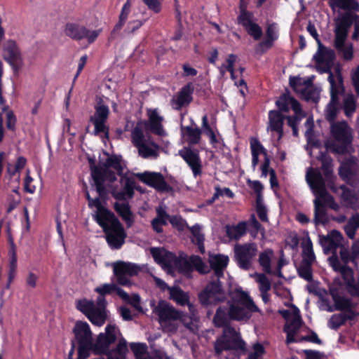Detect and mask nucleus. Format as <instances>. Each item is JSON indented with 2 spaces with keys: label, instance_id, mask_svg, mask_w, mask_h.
Here are the masks:
<instances>
[{
  "label": "nucleus",
  "instance_id": "nucleus-1",
  "mask_svg": "<svg viewBox=\"0 0 359 359\" xmlns=\"http://www.w3.org/2000/svg\"><path fill=\"white\" fill-rule=\"evenodd\" d=\"M229 308L219 306L215 314L213 321L217 327L226 326L229 320H247L251 318L252 313L259 312L256 306L247 292L241 287L236 288L231 295V301L229 302Z\"/></svg>",
  "mask_w": 359,
  "mask_h": 359
},
{
  "label": "nucleus",
  "instance_id": "nucleus-2",
  "mask_svg": "<svg viewBox=\"0 0 359 359\" xmlns=\"http://www.w3.org/2000/svg\"><path fill=\"white\" fill-rule=\"evenodd\" d=\"M306 180L315 196L313 222L316 226L325 224L329 222L326 207L337 210L339 206L327 192L325 180L320 171L309 168L306 174Z\"/></svg>",
  "mask_w": 359,
  "mask_h": 359
},
{
  "label": "nucleus",
  "instance_id": "nucleus-3",
  "mask_svg": "<svg viewBox=\"0 0 359 359\" xmlns=\"http://www.w3.org/2000/svg\"><path fill=\"white\" fill-rule=\"evenodd\" d=\"M110 168L115 170L118 175L123 176V168L121 156L116 155L108 156L105 161L100 162L99 167H95L91 170V175L99 196L107 194L106 182L114 183L116 180L115 172L111 171Z\"/></svg>",
  "mask_w": 359,
  "mask_h": 359
},
{
  "label": "nucleus",
  "instance_id": "nucleus-4",
  "mask_svg": "<svg viewBox=\"0 0 359 359\" xmlns=\"http://www.w3.org/2000/svg\"><path fill=\"white\" fill-rule=\"evenodd\" d=\"M354 18H358V15L349 13L344 14L337 19L334 28V47L346 60H351L353 56V45H346L345 42Z\"/></svg>",
  "mask_w": 359,
  "mask_h": 359
},
{
  "label": "nucleus",
  "instance_id": "nucleus-5",
  "mask_svg": "<svg viewBox=\"0 0 359 359\" xmlns=\"http://www.w3.org/2000/svg\"><path fill=\"white\" fill-rule=\"evenodd\" d=\"M327 80L330 84V100L325 109V118L332 125L335 123L334 120L339 112V96L344 93V88L341 74H338L335 79L333 74L330 72Z\"/></svg>",
  "mask_w": 359,
  "mask_h": 359
},
{
  "label": "nucleus",
  "instance_id": "nucleus-6",
  "mask_svg": "<svg viewBox=\"0 0 359 359\" xmlns=\"http://www.w3.org/2000/svg\"><path fill=\"white\" fill-rule=\"evenodd\" d=\"M105 233L106 241L112 250H118L125 243L126 233L119 220L114 215L98 224Z\"/></svg>",
  "mask_w": 359,
  "mask_h": 359
},
{
  "label": "nucleus",
  "instance_id": "nucleus-7",
  "mask_svg": "<svg viewBox=\"0 0 359 359\" xmlns=\"http://www.w3.org/2000/svg\"><path fill=\"white\" fill-rule=\"evenodd\" d=\"M224 327L222 336L215 343V351L219 355L223 351L236 350L241 353L246 351V344L234 327L227 326Z\"/></svg>",
  "mask_w": 359,
  "mask_h": 359
},
{
  "label": "nucleus",
  "instance_id": "nucleus-8",
  "mask_svg": "<svg viewBox=\"0 0 359 359\" xmlns=\"http://www.w3.org/2000/svg\"><path fill=\"white\" fill-rule=\"evenodd\" d=\"M154 313L158 317V322L164 332L174 333L178 327L177 320L182 314L165 301H160L154 309Z\"/></svg>",
  "mask_w": 359,
  "mask_h": 359
},
{
  "label": "nucleus",
  "instance_id": "nucleus-9",
  "mask_svg": "<svg viewBox=\"0 0 359 359\" xmlns=\"http://www.w3.org/2000/svg\"><path fill=\"white\" fill-rule=\"evenodd\" d=\"M333 269L341 273L347 292L353 297L359 298V273L355 276L353 270L348 266H342L338 257H329Z\"/></svg>",
  "mask_w": 359,
  "mask_h": 359
},
{
  "label": "nucleus",
  "instance_id": "nucleus-10",
  "mask_svg": "<svg viewBox=\"0 0 359 359\" xmlns=\"http://www.w3.org/2000/svg\"><path fill=\"white\" fill-rule=\"evenodd\" d=\"M177 269L180 273L188 278H192L194 270L201 274H206L210 271L209 266L198 255H192L189 257L180 255L177 257L174 269Z\"/></svg>",
  "mask_w": 359,
  "mask_h": 359
},
{
  "label": "nucleus",
  "instance_id": "nucleus-11",
  "mask_svg": "<svg viewBox=\"0 0 359 359\" xmlns=\"http://www.w3.org/2000/svg\"><path fill=\"white\" fill-rule=\"evenodd\" d=\"M198 299L203 306L216 305L226 299V294L219 279L210 281L198 294Z\"/></svg>",
  "mask_w": 359,
  "mask_h": 359
},
{
  "label": "nucleus",
  "instance_id": "nucleus-12",
  "mask_svg": "<svg viewBox=\"0 0 359 359\" xmlns=\"http://www.w3.org/2000/svg\"><path fill=\"white\" fill-rule=\"evenodd\" d=\"M331 135L338 144L337 149L339 153H344L351 144L353 140L352 129L345 121L332 123L330 126Z\"/></svg>",
  "mask_w": 359,
  "mask_h": 359
},
{
  "label": "nucleus",
  "instance_id": "nucleus-13",
  "mask_svg": "<svg viewBox=\"0 0 359 359\" xmlns=\"http://www.w3.org/2000/svg\"><path fill=\"white\" fill-rule=\"evenodd\" d=\"M141 268L136 264L117 262L113 264L114 276L116 283L122 286L129 287L133 285L132 278L137 276Z\"/></svg>",
  "mask_w": 359,
  "mask_h": 359
},
{
  "label": "nucleus",
  "instance_id": "nucleus-14",
  "mask_svg": "<svg viewBox=\"0 0 359 359\" xmlns=\"http://www.w3.org/2000/svg\"><path fill=\"white\" fill-rule=\"evenodd\" d=\"M246 7V1H241L240 13L237 17L238 24L242 25L247 33L255 40L258 41L262 36V29L254 21V13L247 11Z\"/></svg>",
  "mask_w": 359,
  "mask_h": 359
},
{
  "label": "nucleus",
  "instance_id": "nucleus-15",
  "mask_svg": "<svg viewBox=\"0 0 359 359\" xmlns=\"http://www.w3.org/2000/svg\"><path fill=\"white\" fill-rule=\"evenodd\" d=\"M2 57L4 60L11 67L15 74L24 65L22 53L15 41L8 39L5 41L2 47Z\"/></svg>",
  "mask_w": 359,
  "mask_h": 359
},
{
  "label": "nucleus",
  "instance_id": "nucleus-16",
  "mask_svg": "<svg viewBox=\"0 0 359 359\" xmlns=\"http://www.w3.org/2000/svg\"><path fill=\"white\" fill-rule=\"evenodd\" d=\"M113 183L106 182L107 192L109 191L112 196L118 201H125L131 198L134 194L135 180L133 177L128 175L121 176L118 185H113Z\"/></svg>",
  "mask_w": 359,
  "mask_h": 359
},
{
  "label": "nucleus",
  "instance_id": "nucleus-17",
  "mask_svg": "<svg viewBox=\"0 0 359 359\" xmlns=\"http://www.w3.org/2000/svg\"><path fill=\"white\" fill-rule=\"evenodd\" d=\"M76 308L86 316L90 321L97 326L104 324L107 314L103 308H97L92 300L83 299L76 302Z\"/></svg>",
  "mask_w": 359,
  "mask_h": 359
},
{
  "label": "nucleus",
  "instance_id": "nucleus-18",
  "mask_svg": "<svg viewBox=\"0 0 359 359\" xmlns=\"http://www.w3.org/2000/svg\"><path fill=\"white\" fill-rule=\"evenodd\" d=\"M257 252V246L255 243L236 245L234 248V253L235 259L238 267L244 270L250 269Z\"/></svg>",
  "mask_w": 359,
  "mask_h": 359
},
{
  "label": "nucleus",
  "instance_id": "nucleus-19",
  "mask_svg": "<svg viewBox=\"0 0 359 359\" xmlns=\"http://www.w3.org/2000/svg\"><path fill=\"white\" fill-rule=\"evenodd\" d=\"M357 304H351L349 307L341 309H334V306H329L327 309L329 312L334 311H341L344 313L333 314L328 320L327 325L332 329L337 330L341 325H344L347 320H353L359 316V313L356 311Z\"/></svg>",
  "mask_w": 359,
  "mask_h": 359
},
{
  "label": "nucleus",
  "instance_id": "nucleus-20",
  "mask_svg": "<svg viewBox=\"0 0 359 359\" xmlns=\"http://www.w3.org/2000/svg\"><path fill=\"white\" fill-rule=\"evenodd\" d=\"M117 327L115 325H108L105 327V333H100L95 344L93 343V351L96 354L109 355V346L116 340Z\"/></svg>",
  "mask_w": 359,
  "mask_h": 359
},
{
  "label": "nucleus",
  "instance_id": "nucleus-21",
  "mask_svg": "<svg viewBox=\"0 0 359 359\" xmlns=\"http://www.w3.org/2000/svg\"><path fill=\"white\" fill-rule=\"evenodd\" d=\"M95 109L94 115L90 116V118L95 126L94 133L95 135L104 133L107 136L109 128L106 126V122L109 116V109L108 106L99 102Z\"/></svg>",
  "mask_w": 359,
  "mask_h": 359
},
{
  "label": "nucleus",
  "instance_id": "nucleus-22",
  "mask_svg": "<svg viewBox=\"0 0 359 359\" xmlns=\"http://www.w3.org/2000/svg\"><path fill=\"white\" fill-rule=\"evenodd\" d=\"M178 154L188 164L194 177L201 175L202 162L197 150H192L189 147H184L179 151Z\"/></svg>",
  "mask_w": 359,
  "mask_h": 359
},
{
  "label": "nucleus",
  "instance_id": "nucleus-23",
  "mask_svg": "<svg viewBox=\"0 0 359 359\" xmlns=\"http://www.w3.org/2000/svg\"><path fill=\"white\" fill-rule=\"evenodd\" d=\"M151 254L154 261L164 269L172 270L176 265L178 257L164 248H153L151 249Z\"/></svg>",
  "mask_w": 359,
  "mask_h": 359
},
{
  "label": "nucleus",
  "instance_id": "nucleus-24",
  "mask_svg": "<svg viewBox=\"0 0 359 359\" xmlns=\"http://www.w3.org/2000/svg\"><path fill=\"white\" fill-rule=\"evenodd\" d=\"M343 237L336 230H333L330 235L320 236V244L321 245L325 254L332 253V256H337V249L342 245Z\"/></svg>",
  "mask_w": 359,
  "mask_h": 359
},
{
  "label": "nucleus",
  "instance_id": "nucleus-25",
  "mask_svg": "<svg viewBox=\"0 0 359 359\" xmlns=\"http://www.w3.org/2000/svg\"><path fill=\"white\" fill-rule=\"evenodd\" d=\"M194 85L189 82L184 86L179 93L173 96L171 105L175 110H180L183 107L189 105L193 100Z\"/></svg>",
  "mask_w": 359,
  "mask_h": 359
},
{
  "label": "nucleus",
  "instance_id": "nucleus-26",
  "mask_svg": "<svg viewBox=\"0 0 359 359\" xmlns=\"http://www.w3.org/2000/svg\"><path fill=\"white\" fill-rule=\"evenodd\" d=\"M137 177L142 182L158 191H167L169 188V185L163 175L159 172H144L137 173Z\"/></svg>",
  "mask_w": 359,
  "mask_h": 359
},
{
  "label": "nucleus",
  "instance_id": "nucleus-27",
  "mask_svg": "<svg viewBox=\"0 0 359 359\" xmlns=\"http://www.w3.org/2000/svg\"><path fill=\"white\" fill-rule=\"evenodd\" d=\"M74 333L79 346H93L92 332L87 323L77 322Z\"/></svg>",
  "mask_w": 359,
  "mask_h": 359
},
{
  "label": "nucleus",
  "instance_id": "nucleus-28",
  "mask_svg": "<svg viewBox=\"0 0 359 359\" xmlns=\"http://www.w3.org/2000/svg\"><path fill=\"white\" fill-rule=\"evenodd\" d=\"M329 293L334 302V309H341L355 304L351 297L341 295V285L333 284L329 287Z\"/></svg>",
  "mask_w": 359,
  "mask_h": 359
},
{
  "label": "nucleus",
  "instance_id": "nucleus-29",
  "mask_svg": "<svg viewBox=\"0 0 359 359\" xmlns=\"http://www.w3.org/2000/svg\"><path fill=\"white\" fill-rule=\"evenodd\" d=\"M314 76H310L307 78H301L299 76H290V86L297 92H300L306 95V98L309 100L311 98L309 92L312 88L313 79Z\"/></svg>",
  "mask_w": 359,
  "mask_h": 359
},
{
  "label": "nucleus",
  "instance_id": "nucleus-30",
  "mask_svg": "<svg viewBox=\"0 0 359 359\" xmlns=\"http://www.w3.org/2000/svg\"><path fill=\"white\" fill-rule=\"evenodd\" d=\"M335 59V53L332 49L324 48L322 45L318 48V51L313 55V60L317 65H325L326 67L323 70V72L330 74L332 72L330 71V65L334 62Z\"/></svg>",
  "mask_w": 359,
  "mask_h": 359
},
{
  "label": "nucleus",
  "instance_id": "nucleus-31",
  "mask_svg": "<svg viewBox=\"0 0 359 359\" xmlns=\"http://www.w3.org/2000/svg\"><path fill=\"white\" fill-rule=\"evenodd\" d=\"M285 116L280 111L271 110L269 113V124L267 130L275 132L278 135V139H280L283 135V123Z\"/></svg>",
  "mask_w": 359,
  "mask_h": 359
},
{
  "label": "nucleus",
  "instance_id": "nucleus-32",
  "mask_svg": "<svg viewBox=\"0 0 359 359\" xmlns=\"http://www.w3.org/2000/svg\"><path fill=\"white\" fill-rule=\"evenodd\" d=\"M276 104L280 111L287 112L290 107L294 111L296 114L302 112V108L299 102L289 95L283 94L276 102Z\"/></svg>",
  "mask_w": 359,
  "mask_h": 359
},
{
  "label": "nucleus",
  "instance_id": "nucleus-33",
  "mask_svg": "<svg viewBox=\"0 0 359 359\" xmlns=\"http://www.w3.org/2000/svg\"><path fill=\"white\" fill-rule=\"evenodd\" d=\"M229 260L228 256L224 255H210L209 263L217 278L219 279L224 276V271L227 266Z\"/></svg>",
  "mask_w": 359,
  "mask_h": 359
},
{
  "label": "nucleus",
  "instance_id": "nucleus-34",
  "mask_svg": "<svg viewBox=\"0 0 359 359\" xmlns=\"http://www.w3.org/2000/svg\"><path fill=\"white\" fill-rule=\"evenodd\" d=\"M149 128L155 135L158 136H167V133L163 129L161 122L163 118L161 116L156 109L149 111Z\"/></svg>",
  "mask_w": 359,
  "mask_h": 359
},
{
  "label": "nucleus",
  "instance_id": "nucleus-35",
  "mask_svg": "<svg viewBox=\"0 0 359 359\" xmlns=\"http://www.w3.org/2000/svg\"><path fill=\"white\" fill-rule=\"evenodd\" d=\"M88 205L90 208H96V211L95 212V214L93 215V217L97 224L105 219H108L109 217L111 218V216L114 215L112 212L108 210L107 208L102 206L99 197L92 198L88 202Z\"/></svg>",
  "mask_w": 359,
  "mask_h": 359
},
{
  "label": "nucleus",
  "instance_id": "nucleus-36",
  "mask_svg": "<svg viewBox=\"0 0 359 359\" xmlns=\"http://www.w3.org/2000/svg\"><path fill=\"white\" fill-rule=\"evenodd\" d=\"M341 196L348 206L353 209H359V190H351L345 186H341Z\"/></svg>",
  "mask_w": 359,
  "mask_h": 359
},
{
  "label": "nucleus",
  "instance_id": "nucleus-37",
  "mask_svg": "<svg viewBox=\"0 0 359 359\" xmlns=\"http://www.w3.org/2000/svg\"><path fill=\"white\" fill-rule=\"evenodd\" d=\"M64 32L66 36L72 39L80 41L85 38L86 28L76 23L68 22L65 25Z\"/></svg>",
  "mask_w": 359,
  "mask_h": 359
},
{
  "label": "nucleus",
  "instance_id": "nucleus-38",
  "mask_svg": "<svg viewBox=\"0 0 359 359\" xmlns=\"http://www.w3.org/2000/svg\"><path fill=\"white\" fill-rule=\"evenodd\" d=\"M247 228V222L242 221L238 222L236 225H226V233L231 240H239L241 237L245 235Z\"/></svg>",
  "mask_w": 359,
  "mask_h": 359
},
{
  "label": "nucleus",
  "instance_id": "nucleus-39",
  "mask_svg": "<svg viewBox=\"0 0 359 359\" xmlns=\"http://www.w3.org/2000/svg\"><path fill=\"white\" fill-rule=\"evenodd\" d=\"M169 294L171 299L175 301L180 306L188 305L189 310L191 311L193 306L189 304V296L188 293L184 292L179 287H172L169 288Z\"/></svg>",
  "mask_w": 359,
  "mask_h": 359
},
{
  "label": "nucleus",
  "instance_id": "nucleus-40",
  "mask_svg": "<svg viewBox=\"0 0 359 359\" xmlns=\"http://www.w3.org/2000/svg\"><path fill=\"white\" fill-rule=\"evenodd\" d=\"M114 209L120 217L124 220L128 227L131 226L133 223V215L128 202H116L114 203Z\"/></svg>",
  "mask_w": 359,
  "mask_h": 359
},
{
  "label": "nucleus",
  "instance_id": "nucleus-41",
  "mask_svg": "<svg viewBox=\"0 0 359 359\" xmlns=\"http://www.w3.org/2000/svg\"><path fill=\"white\" fill-rule=\"evenodd\" d=\"M250 149L252 153V167L255 170L259 162V155L262 154L264 156H266L267 151L257 138H251Z\"/></svg>",
  "mask_w": 359,
  "mask_h": 359
},
{
  "label": "nucleus",
  "instance_id": "nucleus-42",
  "mask_svg": "<svg viewBox=\"0 0 359 359\" xmlns=\"http://www.w3.org/2000/svg\"><path fill=\"white\" fill-rule=\"evenodd\" d=\"M278 38V31L277 25L275 23L268 25L266 29L265 39L260 42L259 46L264 47L266 49L270 48L275 41Z\"/></svg>",
  "mask_w": 359,
  "mask_h": 359
},
{
  "label": "nucleus",
  "instance_id": "nucleus-43",
  "mask_svg": "<svg viewBox=\"0 0 359 359\" xmlns=\"http://www.w3.org/2000/svg\"><path fill=\"white\" fill-rule=\"evenodd\" d=\"M302 261L301 264L312 265L316 260V256L313 250V244L309 238L302 244Z\"/></svg>",
  "mask_w": 359,
  "mask_h": 359
},
{
  "label": "nucleus",
  "instance_id": "nucleus-44",
  "mask_svg": "<svg viewBox=\"0 0 359 359\" xmlns=\"http://www.w3.org/2000/svg\"><path fill=\"white\" fill-rule=\"evenodd\" d=\"M274 256L273 251L271 249L267 248L261 252L259 255V264L262 266V270L266 273H271V260Z\"/></svg>",
  "mask_w": 359,
  "mask_h": 359
},
{
  "label": "nucleus",
  "instance_id": "nucleus-45",
  "mask_svg": "<svg viewBox=\"0 0 359 359\" xmlns=\"http://www.w3.org/2000/svg\"><path fill=\"white\" fill-rule=\"evenodd\" d=\"M339 175L346 180H352L357 177L355 165L353 162H346L341 165L339 170Z\"/></svg>",
  "mask_w": 359,
  "mask_h": 359
},
{
  "label": "nucleus",
  "instance_id": "nucleus-46",
  "mask_svg": "<svg viewBox=\"0 0 359 359\" xmlns=\"http://www.w3.org/2000/svg\"><path fill=\"white\" fill-rule=\"evenodd\" d=\"M127 352V341L125 339L121 338L119 339L116 348L110 351L107 359H124Z\"/></svg>",
  "mask_w": 359,
  "mask_h": 359
},
{
  "label": "nucleus",
  "instance_id": "nucleus-47",
  "mask_svg": "<svg viewBox=\"0 0 359 359\" xmlns=\"http://www.w3.org/2000/svg\"><path fill=\"white\" fill-rule=\"evenodd\" d=\"M189 229L193 235L192 242L198 245L199 252L201 254H204L205 252L204 246L205 236L201 231L200 226L198 224H196Z\"/></svg>",
  "mask_w": 359,
  "mask_h": 359
},
{
  "label": "nucleus",
  "instance_id": "nucleus-48",
  "mask_svg": "<svg viewBox=\"0 0 359 359\" xmlns=\"http://www.w3.org/2000/svg\"><path fill=\"white\" fill-rule=\"evenodd\" d=\"M341 107L346 117L350 118L353 115L356 110V99L353 94L344 97Z\"/></svg>",
  "mask_w": 359,
  "mask_h": 359
},
{
  "label": "nucleus",
  "instance_id": "nucleus-49",
  "mask_svg": "<svg viewBox=\"0 0 359 359\" xmlns=\"http://www.w3.org/2000/svg\"><path fill=\"white\" fill-rule=\"evenodd\" d=\"M118 296L123 301L130 304L137 311L142 310V306L140 304V297L139 294H133L130 296L122 289L118 290Z\"/></svg>",
  "mask_w": 359,
  "mask_h": 359
},
{
  "label": "nucleus",
  "instance_id": "nucleus-50",
  "mask_svg": "<svg viewBox=\"0 0 359 359\" xmlns=\"http://www.w3.org/2000/svg\"><path fill=\"white\" fill-rule=\"evenodd\" d=\"M185 130L186 140L189 144H196L201 140V130L198 128L186 126L183 128Z\"/></svg>",
  "mask_w": 359,
  "mask_h": 359
},
{
  "label": "nucleus",
  "instance_id": "nucleus-51",
  "mask_svg": "<svg viewBox=\"0 0 359 359\" xmlns=\"http://www.w3.org/2000/svg\"><path fill=\"white\" fill-rule=\"evenodd\" d=\"M152 146L154 147V149L149 147L145 143L144 144L137 148L139 155L144 158H156L158 156V154L156 151V149H158V146L155 143H152Z\"/></svg>",
  "mask_w": 359,
  "mask_h": 359
},
{
  "label": "nucleus",
  "instance_id": "nucleus-52",
  "mask_svg": "<svg viewBox=\"0 0 359 359\" xmlns=\"http://www.w3.org/2000/svg\"><path fill=\"white\" fill-rule=\"evenodd\" d=\"M131 139L132 143L137 148H139L146 143L144 133L141 127L137 126L134 128L131 132Z\"/></svg>",
  "mask_w": 359,
  "mask_h": 359
},
{
  "label": "nucleus",
  "instance_id": "nucleus-53",
  "mask_svg": "<svg viewBox=\"0 0 359 359\" xmlns=\"http://www.w3.org/2000/svg\"><path fill=\"white\" fill-rule=\"evenodd\" d=\"M202 128L204 133L210 138V142L211 144H215L218 142V140L213 129L208 123L207 114L203 115L202 117Z\"/></svg>",
  "mask_w": 359,
  "mask_h": 359
},
{
  "label": "nucleus",
  "instance_id": "nucleus-54",
  "mask_svg": "<svg viewBox=\"0 0 359 359\" xmlns=\"http://www.w3.org/2000/svg\"><path fill=\"white\" fill-rule=\"evenodd\" d=\"M118 290H122L114 283H104L95 288V292L102 295L111 294L116 292L118 295Z\"/></svg>",
  "mask_w": 359,
  "mask_h": 359
},
{
  "label": "nucleus",
  "instance_id": "nucleus-55",
  "mask_svg": "<svg viewBox=\"0 0 359 359\" xmlns=\"http://www.w3.org/2000/svg\"><path fill=\"white\" fill-rule=\"evenodd\" d=\"M215 194H213L211 199H210L208 202V204L212 203L215 200L218 199L219 196H226L229 198H233L234 197V194L233 191L227 187L224 189H221L219 186L215 187Z\"/></svg>",
  "mask_w": 359,
  "mask_h": 359
},
{
  "label": "nucleus",
  "instance_id": "nucleus-56",
  "mask_svg": "<svg viewBox=\"0 0 359 359\" xmlns=\"http://www.w3.org/2000/svg\"><path fill=\"white\" fill-rule=\"evenodd\" d=\"M312 265L300 264L297 268L299 276L306 281L313 280Z\"/></svg>",
  "mask_w": 359,
  "mask_h": 359
},
{
  "label": "nucleus",
  "instance_id": "nucleus-57",
  "mask_svg": "<svg viewBox=\"0 0 359 359\" xmlns=\"http://www.w3.org/2000/svg\"><path fill=\"white\" fill-rule=\"evenodd\" d=\"M256 211L259 219L262 222H268L267 210L262 201L261 196H258L257 198Z\"/></svg>",
  "mask_w": 359,
  "mask_h": 359
},
{
  "label": "nucleus",
  "instance_id": "nucleus-58",
  "mask_svg": "<svg viewBox=\"0 0 359 359\" xmlns=\"http://www.w3.org/2000/svg\"><path fill=\"white\" fill-rule=\"evenodd\" d=\"M170 223L178 231H184L185 229H189L187 222L180 215H172L170 218Z\"/></svg>",
  "mask_w": 359,
  "mask_h": 359
},
{
  "label": "nucleus",
  "instance_id": "nucleus-59",
  "mask_svg": "<svg viewBox=\"0 0 359 359\" xmlns=\"http://www.w3.org/2000/svg\"><path fill=\"white\" fill-rule=\"evenodd\" d=\"M257 282L259 283L260 292H269L271 290V283L267 276L264 273L257 274Z\"/></svg>",
  "mask_w": 359,
  "mask_h": 359
},
{
  "label": "nucleus",
  "instance_id": "nucleus-60",
  "mask_svg": "<svg viewBox=\"0 0 359 359\" xmlns=\"http://www.w3.org/2000/svg\"><path fill=\"white\" fill-rule=\"evenodd\" d=\"M265 350L262 344L257 342L253 345V352L249 353L248 359H262Z\"/></svg>",
  "mask_w": 359,
  "mask_h": 359
},
{
  "label": "nucleus",
  "instance_id": "nucleus-61",
  "mask_svg": "<svg viewBox=\"0 0 359 359\" xmlns=\"http://www.w3.org/2000/svg\"><path fill=\"white\" fill-rule=\"evenodd\" d=\"M6 128L11 131H15L17 123V118L13 111H8L6 114Z\"/></svg>",
  "mask_w": 359,
  "mask_h": 359
},
{
  "label": "nucleus",
  "instance_id": "nucleus-62",
  "mask_svg": "<svg viewBox=\"0 0 359 359\" xmlns=\"http://www.w3.org/2000/svg\"><path fill=\"white\" fill-rule=\"evenodd\" d=\"M248 225H249L250 227L252 228L254 230L256 231L257 233L261 232L262 236H264L265 230L264 228L262 226V224L257 220L255 215H252L248 220L247 222Z\"/></svg>",
  "mask_w": 359,
  "mask_h": 359
},
{
  "label": "nucleus",
  "instance_id": "nucleus-63",
  "mask_svg": "<svg viewBox=\"0 0 359 359\" xmlns=\"http://www.w3.org/2000/svg\"><path fill=\"white\" fill-rule=\"evenodd\" d=\"M130 348L133 352L135 358H138L140 355H145L146 353V348L147 346L145 344L140 343H131L130 344Z\"/></svg>",
  "mask_w": 359,
  "mask_h": 359
},
{
  "label": "nucleus",
  "instance_id": "nucleus-64",
  "mask_svg": "<svg viewBox=\"0 0 359 359\" xmlns=\"http://www.w3.org/2000/svg\"><path fill=\"white\" fill-rule=\"evenodd\" d=\"M351 78L355 92L358 95H359V65L356 68L352 69Z\"/></svg>",
  "mask_w": 359,
  "mask_h": 359
}]
</instances>
